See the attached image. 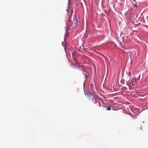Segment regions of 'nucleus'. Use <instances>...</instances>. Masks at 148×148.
Returning a JSON list of instances; mask_svg holds the SVG:
<instances>
[{
    "instance_id": "obj_6",
    "label": "nucleus",
    "mask_w": 148,
    "mask_h": 148,
    "mask_svg": "<svg viewBox=\"0 0 148 148\" xmlns=\"http://www.w3.org/2000/svg\"><path fill=\"white\" fill-rule=\"evenodd\" d=\"M118 43H119V45H121V42H118Z\"/></svg>"
},
{
    "instance_id": "obj_3",
    "label": "nucleus",
    "mask_w": 148,
    "mask_h": 148,
    "mask_svg": "<svg viewBox=\"0 0 148 148\" xmlns=\"http://www.w3.org/2000/svg\"><path fill=\"white\" fill-rule=\"evenodd\" d=\"M82 71V72L83 74L85 75V76H86V77H87V76L86 75L87 72L85 69L84 71Z\"/></svg>"
},
{
    "instance_id": "obj_2",
    "label": "nucleus",
    "mask_w": 148,
    "mask_h": 148,
    "mask_svg": "<svg viewBox=\"0 0 148 148\" xmlns=\"http://www.w3.org/2000/svg\"><path fill=\"white\" fill-rule=\"evenodd\" d=\"M96 95V93L94 92L93 94L89 93L88 95L89 97H92V98H94L95 97Z\"/></svg>"
},
{
    "instance_id": "obj_5",
    "label": "nucleus",
    "mask_w": 148,
    "mask_h": 148,
    "mask_svg": "<svg viewBox=\"0 0 148 148\" xmlns=\"http://www.w3.org/2000/svg\"><path fill=\"white\" fill-rule=\"evenodd\" d=\"M111 110V108L110 107H108L106 109V110Z\"/></svg>"
},
{
    "instance_id": "obj_7",
    "label": "nucleus",
    "mask_w": 148,
    "mask_h": 148,
    "mask_svg": "<svg viewBox=\"0 0 148 148\" xmlns=\"http://www.w3.org/2000/svg\"><path fill=\"white\" fill-rule=\"evenodd\" d=\"M134 116V118H136V116Z\"/></svg>"
},
{
    "instance_id": "obj_4",
    "label": "nucleus",
    "mask_w": 148,
    "mask_h": 148,
    "mask_svg": "<svg viewBox=\"0 0 148 148\" xmlns=\"http://www.w3.org/2000/svg\"><path fill=\"white\" fill-rule=\"evenodd\" d=\"M69 29V27H67L66 28V37H67L69 35V33L68 32V30Z\"/></svg>"
},
{
    "instance_id": "obj_1",
    "label": "nucleus",
    "mask_w": 148,
    "mask_h": 148,
    "mask_svg": "<svg viewBox=\"0 0 148 148\" xmlns=\"http://www.w3.org/2000/svg\"><path fill=\"white\" fill-rule=\"evenodd\" d=\"M73 65L75 66L76 69L78 70L79 72H81L85 69L84 66L81 64H74Z\"/></svg>"
}]
</instances>
